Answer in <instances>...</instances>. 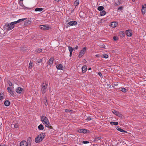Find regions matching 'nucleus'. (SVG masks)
I'll return each instance as SVG.
<instances>
[{
	"instance_id": "1",
	"label": "nucleus",
	"mask_w": 146,
	"mask_h": 146,
	"mask_svg": "<svg viewBox=\"0 0 146 146\" xmlns=\"http://www.w3.org/2000/svg\"><path fill=\"white\" fill-rule=\"evenodd\" d=\"M40 119L41 121L45 126L48 128H50V124L47 118L45 116L42 115Z\"/></svg>"
},
{
	"instance_id": "2",
	"label": "nucleus",
	"mask_w": 146,
	"mask_h": 146,
	"mask_svg": "<svg viewBox=\"0 0 146 146\" xmlns=\"http://www.w3.org/2000/svg\"><path fill=\"white\" fill-rule=\"evenodd\" d=\"M45 136V134L44 133L38 135L35 138V142L37 143L40 142L44 138Z\"/></svg>"
},
{
	"instance_id": "3",
	"label": "nucleus",
	"mask_w": 146,
	"mask_h": 146,
	"mask_svg": "<svg viewBox=\"0 0 146 146\" xmlns=\"http://www.w3.org/2000/svg\"><path fill=\"white\" fill-rule=\"evenodd\" d=\"M14 23L11 22V23H6L4 25V28L8 30L9 31L12 30L14 27Z\"/></svg>"
},
{
	"instance_id": "4",
	"label": "nucleus",
	"mask_w": 146,
	"mask_h": 146,
	"mask_svg": "<svg viewBox=\"0 0 146 146\" xmlns=\"http://www.w3.org/2000/svg\"><path fill=\"white\" fill-rule=\"evenodd\" d=\"M86 49V47H84L80 51L78 56L79 58L82 57L85 53Z\"/></svg>"
},
{
	"instance_id": "5",
	"label": "nucleus",
	"mask_w": 146,
	"mask_h": 146,
	"mask_svg": "<svg viewBox=\"0 0 146 146\" xmlns=\"http://www.w3.org/2000/svg\"><path fill=\"white\" fill-rule=\"evenodd\" d=\"M47 86V84H46L43 83L42 84L41 90L42 94H44L46 92Z\"/></svg>"
},
{
	"instance_id": "6",
	"label": "nucleus",
	"mask_w": 146,
	"mask_h": 146,
	"mask_svg": "<svg viewBox=\"0 0 146 146\" xmlns=\"http://www.w3.org/2000/svg\"><path fill=\"white\" fill-rule=\"evenodd\" d=\"M78 132L80 133H86L89 132V130L84 129H80L78 130Z\"/></svg>"
},
{
	"instance_id": "7",
	"label": "nucleus",
	"mask_w": 146,
	"mask_h": 146,
	"mask_svg": "<svg viewBox=\"0 0 146 146\" xmlns=\"http://www.w3.org/2000/svg\"><path fill=\"white\" fill-rule=\"evenodd\" d=\"M16 92L19 94H21L24 91V89L21 87H18L16 90Z\"/></svg>"
},
{
	"instance_id": "8",
	"label": "nucleus",
	"mask_w": 146,
	"mask_h": 146,
	"mask_svg": "<svg viewBox=\"0 0 146 146\" xmlns=\"http://www.w3.org/2000/svg\"><path fill=\"white\" fill-rule=\"evenodd\" d=\"M20 146H28V144L25 141H22L20 143Z\"/></svg>"
},
{
	"instance_id": "9",
	"label": "nucleus",
	"mask_w": 146,
	"mask_h": 146,
	"mask_svg": "<svg viewBox=\"0 0 146 146\" xmlns=\"http://www.w3.org/2000/svg\"><path fill=\"white\" fill-rule=\"evenodd\" d=\"M125 34L126 35L128 36H131L132 35L131 31L129 30L126 31Z\"/></svg>"
},
{
	"instance_id": "10",
	"label": "nucleus",
	"mask_w": 146,
	"mask_h": 146,
	"mask_svg": "<svg viewBox=\"0 0 146 146\" xmlns=\"http://www.w3.org/2000/svg\"><path fill=\"white\" fill-rule=\"evenodd\" d=\"M26 19V18H23V19H21L18 20L17 21L13 22V23H14L15 24L18 23H21V22L23 21H24Z\"/></svg>"
},
{
	"instance_id": "11",
	"label": "nucleus",
	"mask_w": 146,
	"mask_h": 146,
	"mask_svg": "<svg viewBox=\"0 0 146 146\" xmlns=\"http://www.w3.org/2000/svg\"><path fill=\"white\" fill-rule=\"evenodd\" d=\"M77 23V22L76 21H72L69 22L68 24L70 26H72L73 25H75Z\"/></svg>"
},
{
	"instance_id": "12",
	"label": "nucleus",
	"mask_w": 146,
	"mask_h": 146,
	"mask_svg": "<svg viewBox=\"0 0 146 146\" xmlns=\"http://www.w3.org/2000/svg\"><path fill=\"white\" fill-rule=\"evenodd\" d=\"M118 25L117 23L116 22H113L111 23V26L113 28L116 27Z\"/></svg>"
},
{
	"instance_id": "13",
	"label": "nucleus",
	"mask_w": 146,
	"mask_h": 146,
	"mask_svg": "<svg viewBox=\"0 0 146 146\" xmlns=\"http://www.w3.org/2000/svg\"><path fill=\"white\" fill-rule=\"evenodd\" d=\"M82 72L84 73L87 71V67L86 66L84 65L82 66Z\"/></svg>"
},
{
	"instance_id": "14",
	"label": "nucleus",
	"mask_w": 146,
	"mask_h": 146,
	"mask_svg": "<svg viewBox=\"0 0 146 146\" xmlns=\"http://www.w3.org/2000/svg\"><path fill=\"white\" fill-rule=\"evenodd\" d=\"M116 129L119 131H120V132H124L125 133H127V132L125 131H124V130H123V129L121 128H120L119 127H117L116 128Z\"/></svg>"
},
{
	"instance_id": "15",
	"label": "nucleus",
	"mask_w": 146,
	"mask_h": 146,
	"mask_svg": "<svg viewBox=\"0 0 146 146\" xmlns=\"http://www.w3.org/2000/svg\"><path fill=\"white\" fill-rule=\"evenodd\" d=\"M54 60V58H53L51 57L50 58L48 62V63L50 64H51L53 63Z\"/></svg>"
},
{
	"instance_id": "16",
	"label": "nucleus",
	"mask_w": 146,
	"mask_h": 146,
	"mask_svg": "<svg viewBox=\"0 0 146 146\" xmlns=\"http://www.w3.org/2000/svg\"><path fill=\"white\" fill-rule=\"evenodd\" d=\"M38 128L39 130H43L44 128L42 124H40L38 127Z\"/></svg>"
},
{
	"instance_id": "17",
	"label": "nucleus",
	"mask_w": 146,
	"mask_h": 146,
	"mask_svg": "<svg viewBox=\"0 0 146 146\" xmlns=\"http://www.w3.org/2000/svg\"><path fill=\"white\" fill-rule=\"evenodd\" d=\"M56 68L57 69L62 70L63 68V66L61 64H60L56 66Z\"/></svg>"
},
{
	"instance_id": "18",
	"label": "nucleus",
	"mask_w": 146,
	"mask_h": 146,
	"mask_svg": "<svg viewBox=\"0 0 146 146\" xmlns=\"http://www.w3.org/2000/svg\"><path fill=\"white\" fill-rule=\"evenodd\" d=\"M43 10V9L42 8H36L35 9V11L41 12Z\"/></svg>"
},
{
	"instance_id": "19",
	"label": "nucleus",
	"mask_w": 146,
	"mask_h": 146,
	"mask_svg": "<svg viewBox=\"0 0 146 146\" xmlns=\"http://www.w3.org/2000/svg\"><path fill=\"white\" fill-rule=\"evenodd\" d=\"M106 13V12L104 10L100 12V15L101 16H103L105 15Z\"/></svg>"
},
{
	"instance_id": "20",
	"label": "nucleus",
	"mask_w": 146,
	"mask_h": 146,
	"mask_svg": "<svg viewBox=\"0 0 146 146\" xmlns=\"http://www.w3.org/2000/svg\"><path fill=\"white\" fill-rule=\"evenodd\" d=\"M110 124L111 125H118V123L117 122L111 121L110 122Z\"/></svg>"
},
{
	"instance_id": "21",
	"label": "nucleus",
	"mask_w": 146,
	"mask_h": 146,
	"mask_svg": "<svg viewBox=\"0 0 146 146\" xmlns=\"http://www.w3.org/2000/svg\"><path fill=\"white\" fill-rule=\"evenodd\" d=\"M4 104L6 106H9L10 104V102L8 100L5 101L4 102Z\"/></svg>"
},
{
	"instance_id": "22",
	"label": "nucleus",
	"mask_w": 146,
	"mask_h": 146,
	"mask_svg": "<svg viewBox=\"0 0 146 146\" xmlns=\"http://www.w3.org/2000/svg\"><path fill=\"white\" fill-rule=\"evenodd\" d=\"M79 3V0H76L74 3V5L76 6H78Z\"/></svg>"
},
{
	"instance_id": "23",
	"label": "nucleus",
	"mask_w": 146,
	"mask_h": 146,
	"mask_svg": "<svg viewBox=\"0 0 146 146\" xmlns=\"http://www.w3.org/2000/svg\"><path fill=\"white\" fill-rule=\"evenodd\" d=\"M119 34L120 35V36L121 37H123L124 36V33L123 31H120L119 32Z\"/></svg>"
},
{
	"instance_id": "24",
	"label": "nucleus",
	"mask_w": 146,
	"mask_h": 146,
	"mask_svg": "<svg viewBox=\"0 0 146 146\" xmlns=\"http://www.w3.org/2000/svg\"><path fill=\"white\" fill-rule=\"evenodd\" d=\"M104 9V7L102 6H100L98 7L97 9L99 11H103Z\"/></svg>"
},
{
	"instance_id": "25",
	"label": "nucleus",
	"mask_w": 146,
	"mask_h": 146,
	"mask_svg": "<svg viewBox=\"0 0 146 146\" xmlns=\"http://www.w3.org/2000/svg\"><path fill=\"white\" fill-rule=\"evenodd\" d=\"M68 48L70 52H72L74 49V48H72V47H70V46H68Z\"/></svg>"
},
{
	"instance_id": "26",
	"label": "nucleus",
	"mask_w": 146,
	"mask_h": 146,
	"mask_svg": "<svg viewBox=\"0 0 146 146\" xmlns=\"http://www.w3.org/2000/svg\"><path fill=\"white\" fill-rule=\"evenodd\" d=\"M101 57L103 58H108V56L107 54H105L102 55L101 56Z\"/></svg>"
},
{
	"instance_id": "27",
	"label": "nucleus",
	"mask_w": 146,
	"mask_h": 146,
	"mask_svg": "<svg viewBox=\"0 0 146 146\" xmlns=\"http://www.w3.org/2000/svg\"><path fill=\"white\" fill-rule=\"evenodd\" d=\"M5 98L4 94L3 93H1L0 94V100H1Z\"/></svg>"
},
{
	"instance_id": "28",
	"label": "nucleus",
	"mask_w": 146,
	"mask_h": 146,
	"mask_svg": "<svg viewBox=\"0 0 146 146\" xmlns=\"http://www.w3.org/2000/svg\"><path fill=\"white\" fill-rule=\"evenodd\" d=\"M146 11V9L142 8L141 12L143 15L145 14Z\"/></svg>"
},
{
	"instance_id": "29",
	"label": "nucleus",
	"mask_w": 146,
	"mask_h": 146,
	"mask_svg": "<svg viewBox=\"0 0 146 146\" xmlns=\"http://www.w3.org/2000/svg\"><path fill=\"white\" fill-rule=\"evenodd\" d=\"M120 90L123 92H125L126 91V89L124 88H121Z\"/></svg>"
},
{
	"instance_id": "30",
	"label": "nucleus",
	"mask_w": 146,
	"mask_h": 146,
	"mask_svg": "<svg viewBox=\"0 0 146 146\" xmlns=\"http://www.w3.org/2000/svg\"><path fill=\"white\" fill-rule=\"evenodd\" d=\"M36 51L37 52L40 53L42 51V49L41 48H38L36 49Z\"/></svg>"
},
{
	"instance_id": "31",
	"label": "nucleus",
	"mask_w": 146,
	"mask_h": 146,
	"mask_svg": "<svg viewBox=\"0 0 146 146\" xmlns=\"http://www.w3.org/2000/svg\"><path fill=\"white\" fill-rule=\"evenodd\" d=\"M122 0H117V2L115 4L116 5H119L121 3Z\"/></svg>"
},
{
	"instance_id": "32",
	"label": "nucleus",
	"mask_w": 146,
	"mask_h": 146,
	"mask_svg": "<svg viewBox=\"0 0 146 146\" xmlns=\"http://www.w3.org/2000/svg\"><path fill=\"white\" fill-rule=\"evenodd\" d=\"M9 93H10V94L13 97H14V94L13 92V90L12 91H10V92H9Z\"/></svg>"
},
{
	"instance_id": "33",
	"label": "nucleus",
	"mask_w": 146,
	"mask_h": 146,
	"mask_svg": "<svg viewBox=\"0 0 146 146\" xmlns=\"http://www.w3.org/2000/svg\"><path fill=\"white\" fill-rule=\"evenodd\" d=\"M44 103L46 106H47L48 105V103L47 102V100L46 99H45L44 100Z\"/></svg>"
},
{
	"instance_id": "34",
	"label": "nucleus",
	"mask_w": 146,
	"mask_h": 146,
	"mask_svg": "<svg viewBox=\"0 0 146 146\" xmlns=\"http://www.w3.org/2000/svg\"><path fill=\"white\" fill-rule=\"evenodd\" d=\"M33 65V62H30L29 65V67L30 68H32V66Z\"/></svg>"
},
{
	"instance_id": "35",
	"label": "nucleus",
	"mask_w": 146,
	"mask_h": 146,
	"mask_svg": "<svg viewBox=\"0 0 146 146\" xmlns=\"http://www.w3.org/2000/svg\"><path fill=\"white\" fill-rule=\"evenodd\" d=\"M112 112L113 114L116 115H117V114H118V112L115 110H112Z\"/></svg>"
},
{
	"instance_id": "36",
	"label": "nucleus",
	"mask_w": 146,
	"mask_h": 146,
	"mask_svg": "<svg viewBox=\"0 0 146 146\" xmlns=\"http://www.w3.org/2000/svg\"><path fill=\"white\" fill-rule=\"evenodd\" d=\"M44 26H45L44 25H40V28L41 29L44 30Z\"/></svg>"
},
{
	"instance_id": "37",
	"label": "nucleus",
	"mask_w": 146,
	"mask_h": 146,
	"mask_svg": "<svg viewBox=\"0 0 146 146\" xmlns=\"http://www.w3.org/2000/svg\"><path fill=\"white\" fill-rule=\"evenodd\" d=\"M7 89L8 91L9 92H10V91H12L13 90L10 87H8L7 88Z\"/></svg>"
},
{
	"instance_id": "38",
	"label": "nucleus",
	"mask_w": 146,
	"mask_h": 146,
	"mask_svg": "<svg viewBox=\"0 0 146 146\" xmlns=\"http://www.w3.org/2000/svg\"><path fill=\"white\" fill-rule=\"evenodd\" d=\"M7 82L9 86H12V83L10 81H8Z\"/></svg>"
},
{
	"instance_id": "39",
	"label": "nucleus",
	"mask_w": 146,
	"mask_h": 146,
	"mask_svg": "<svg viewBox=\"0 0 146 146\" xmlns=\"http://www.w3.org/2000/svg\"><path fill=\"white\" fill-rule=\"evenodd\" d=\"M49 29V28L48 26H46L45 25L44 30H48Z\"/></svg>"
},
{
	"instance_id": "40",
	"label": "nucleus",
	"mask_w": 146,
	"mask_h": 146,
	"mask_svg": "<svg viewBox=\"0 0 146 146\" xmlns=\"http://www.w3.org/2000/svg\"><path fill=\"white\" fill-rule=\"evenodd\" d=\"M27 141L29 143H31V138L30 137H29L27 139Z\"/></svg>"
},
{
	"instance_id": "41",
	"label": "nucleus",
	"mask_w": 146,
	"mask_h": 146,
	"mask_svg": "<svg viewBox=\"0 0 146 146\" xmlns=\"http://www.w3.org/2000/svg\"><path fill=\"white\" fill-rule=\"evenodd\" d=\"M113 39L115 41L117 40L118 39V37L117 36H114L113 37Z\"/></svg>"
},
{
	"instance_id": "42",
	"label": "nucleus",
	"mask_w": 146,
	"mask_h": 146,
	"mask_svg": "<svg viewBox=\"0 0 146 146\" xmlns=\"http://www.w3.org/2000/svg\"><path fill=\"white\" fill-rule=\"evenodd\" d=\"M19 4L22 7H23L24 6V5H23L22 2H20Z\"/></svg>"
},
{
	"instance_id": "43",
	"label": "nucleus",
	"mask_w": 146,
	"mask_h": 146,
	"mask_svg": "<svg viewBox=\"0 0 146 146\" xmlns=\"http://www.w3.org/2000/svg\"><path fill=\"white\" fill-rule=\"evenodd\" d=\"M142 8L146 9V4H144L142 6Z\"/></svg>"
},
{
	"instance_id": "44",
	"label": "nucleus",
	"mask_w": 146,
	"mask_h": 146,
	"mask_svg": "<svg viewBox=\"0 0 146 146\" xmlns=\"http://www.w3.org/2000/svg\"><path fill=\"white\" fill-rule=\"evenodd\" d=\"M42 59H40L38 60L37 61V62L38 63H40L41 62H42Z\"/></svg>"
},
{
	"instance_id": "45",
	"label": "nucleus",
	"mask_w": 146,
	"mask_h": 146,
	"mask_svg": "<svg viewBox=\"0 0 146 146\" xmlns=\"http://www.w3.org/2000/svg\"><path fill=\"white\" fill-rule=\"evenodd\" d=\"M123 7H120L118 8V10L121 11L123 9Z\"/></svg>"
},
{
	"instance_id": "46",
	"label": "nucleus",
	"mask_w": 146,
	"mask_h": 146,
	"mask_svg": "<svg viewBox=\"0 0 146 146\" xmlns=\"http://www.w3.org/2000/svg\"><path fill=\"white\" fill-rule=\"evenodd\" d=\"M83 143L84 144H87L89 143V142L87 141H83Z\"/></svg>"
},
{
	"instance_id": "47",
	"label": "nucleus",
	"mask_w": 146,
	"mask_h": 146,
	"mask_svg": "<svg viewBox=\"0 0 146 146\" xmlns=\"http://www.w3.org/2000/svg\"><path fill=\"white\" fill-rule=\"evenodd\" d=\"M117 115L119 117H121L122 116V115L119 112H118V114H117Z\"/></svg>"
},
{
	"instance_id": "48",
	"label": "nucleus",
	"mask_w": 146,
	"mask_h": 146,
	"mask_svg": "<svg viewBox=\"0 0 146 146\" xmlns=\"http://www.w3.org/2000/svg\"><path fill=\"white\" fill-rule=\"evenodd\" d=\"M91 120V118L90 117H88L87 120L88 121H90Z\"/></svg>"
},
{
	"instance_id": "49",
	"label": "nucleus",
	"mask_w": 146,
	"mask_h": 146,
	"mask_svg": "<svg viewBox=\"0 0 146 146\" xmlns=\"http://www.w3.org/2000/svg\"><path fill=\"white\" fill-rule=\"evenodd\" d=\"M98 74L99 75L100 77H102V75L101 73V72H98Z\"/></svg>"
},
{
	"instance_id": "50",
	"label": "nucleus",
	"mask_w": 146,
	"mask_h": 146,
	"mask_svg": "<svg viewBox=\"0 0 146 146\" xmlns=\"http://www.w3.org/2000/svg\"><path fill=\"white\" fill-rule=\"evenodd\" d=\"M0 146H9L7 145H6L5 144H0Z\"/></svg>"
},
{
	"instance_id": "51",
	"label": "nucleus",
	"mask_w": 146,
	"mask_h": 146,
	"mask_svg": "<svg viewBox=\"0 0 146 146\" xmlns=\"http://www.w3.org/2000/svg\"><path fill=\"white\" fill-rule=\"evenodd\" d=\"M101 138H102V137H97V139L100 140L101 139Z\"/></svg>"
},
{
	"instance_id": "52",
	"label": "nucleus",
	"mask_w": 146,
	"mask_h": 146,
	"mask_svg": "<svg viewBox=\"0 0 146 146\" xmlns=\"http://www.w3.org/2000/svg\"><path fill=\"white\" fill-rule=\"evenodd\" d=\"M14 127L16 128H17L18 127V125L17 124H16L14 125Z\"/></svg>"
},
{
	"instance_id": "53",
	"label": "nucleus",
	"mask_w": 146,
	"mask_h": 146,
	"mask_svg": "<svg viewBox=\"0 0 146 146\" xmlns=\"http://www.w3.org/2000/svg\"><path fill=\"white\" fill-rule=\"evenodd\" d=\"M78 48V46H76L75 47V48H74V49H77Z\"/></svg>"
},
{
	"instance_id": "54",
	"label": "nucleus",
	"mask_w": 146,
	"mask_h": 146,
	"mask_svg": "<svg viewBox=\"0 0 146 146\" xmlns=\"http://www.w3.org/2000/svg\"><path fill=\"white\" fill-rule=\"evenodd\" d=\"M65 111L66 112H68L69 111V110L67 109H66L65 110Z\"/></svg>"
},
{
	"instance_id": "55",
	"label": "nucleus",
	"mask_w": 146,
	"mask_h": 146,
	"mask_svg": "<svg viewBox=\"0 0 146 146\" xmlns=\"http://www.w3.org/2000/svg\"><path fill=\"white\" fill-rule=\"evenodd\" d=\"M72 52H70V56L71 57L72 56Z\"/></svg>"
},
{
	"instance_id": "56",
	"label": "nucleus",
	"mask_w": 146,
	"mask_h": 146,
	"mask_svg": "<svg viewBox=\"0 0 146 146\" xmlns=\"http://www.w3.org/2000/svg\"><path fill=\"white\" fill-rule=\"evenodd\" d=\"M55 1H56L57 2H59L61 0H54Z\"/></svg>"
},
{
	"instance_id": "57",
	"label": "nucleus",
	"mask_w": 146,
	"mask_h": 146,
	"mask_svg": "<svg viewBox=\"0 0 146 146\" xmlns=\"http://www.w3.org/2000/svg\"><path fill=\"white\" fill-rule=\"evenodd\" d=\"M72 111L71 110H69V112H72Z\"/></svg>"
},
{
	"instance_id": "58",
	"label": "nucleus",
	"mask_w": 146,
	"mask_h": 146,
	"mask_svg": "<svg viewBox=\"0 0 146 146\" xmlns=\"http://www.w3.org/2000/svg\"><path fill=\"white\" fill-rule=\"evenodd\" d=\"M29 22V21L28 20V21H26L25 22L26 23H28V22Z\"/></svg>"
},
{
	"instance_id": "59",
	"label": "nucleus",
	"mask_w": 146,
	"mask_h": 146,
	"mask_svg": "<svg viewBox=\"0 0 146 146\" xmlns=\"http://www.w3.org/2000/svg\"><path fill=\"white\" fill-rule=\"evenodd\" d=\"M91 68H88V70H91Z\"/></svg>"
},
{
	"instance_id": "60",
	"label": "nucleus",
	"mask_w": 146,
	"mask_h": 146,
	"mask_svg": "<svg viewBox=\"0 0 146 146\" xmlns=\"http://www.w3.org/2000/svg\"><path fill=\"white\" fill-rule=\"evenodd\" d=\"M37 93H38V92H35V94H37Z\"/></svg>"
},
{
	"instance_id": "61",
	"label": "nucleus",
	"mask_w": 146,
	"mask_h": 146,
	"mask_svg": "<svg viewBox=\"0 0 146 146\" xmlns=\"http://www.w3.org/2000/svg\"><path fill=\"white\" fill-rule=\"evenodd\" d=\"M23 0H20V1H21V2H22V1H23Z\"/></svg>"
},
{
	"instance_id": "62",
	"label": "nucleus",
	"mask_w": 146,
	"mask_h": 146,
	"mask_svg": "<svg viewBox=\"0 0 146 146\" xmlns=\"http://www.w3.org/2000/svg\"><path fill=\"white\" fill-rule=\"evenodd\" d=\"M132 0V1H133L134 2V1H135V0Z\"/></svg>"
}]
</instances>
